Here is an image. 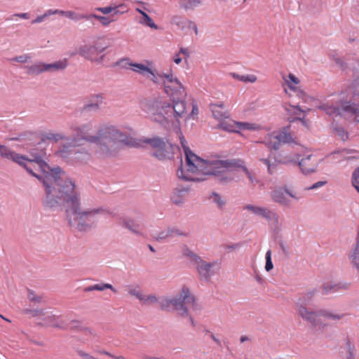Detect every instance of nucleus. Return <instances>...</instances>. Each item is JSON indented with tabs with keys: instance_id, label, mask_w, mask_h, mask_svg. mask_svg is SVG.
Instances as JSON below:
<instances>
[{
	"instance_id": "1",
	"label": "nucleus",
	"mask_w": 359,
	"mask_h": 359,
	"mask_svg": "<svg viewBox=\"0 0 359 359\" xmlns=\"http://www.w3.org/2000/svg\"><path fill=\"white\" fill-rule=\"evenodd\" d=\"M64 201L65 219L68 225L79 231L90 230L93 218L98 214L109 212L102 207L83 209L80 192L75 183L66 177L65 172L59 166H49L46 163V205L53 207Z\"/></svg>"
},
{
	"instance_id": "2",
	"label": "nucleus",
	"mask_w": 359,
	"mask_h": 359,
	"mask_svg": "<svg viewBox=\"0 0 359 359\" xmlns=\"http://www.w3.org/2000/svg\"><path fill=\"white\" fill-rule=\"evenodd\" d=\"M180 144L185 155V165L182 164L177 171V177L185 181L201 182L212 175L216 180L228 183L232 181L229 173L236 169H241L252 184L259 180L245 166V163L241 158L222 160L217 158L203 159L194 154L183 136L180 137Z\"/></svg>"
},
{
	"instance_id": "3",
	"label": "nucleus",
	"mask_w": 359,
	"mask_h": 359,
	"mask_svg": "<svg viewBox=\"0 0 359 359\" xmlns=\"http://www.w3.org/2000/svg\"><path fill=\"white\" fill-rule=\"evenodd\" d=\"M165 93L170 97V101L163 97H154L141 104L142 109L148 118L165 129L178 127L186 114L185 104L180 97L187 96L184 85L174 75H164Z\"/></svg>"
},
{
	"instance_id": "4",
	"label": "nucleus",
	"mask_w": 359,
	"mask_h": 359,
	"mask_svg": "<svg viewBox=\"0 0 359 359\" xmlns=\"http://www.w3.org/2000/svg\"><path fill=\"white\" fill-rule=\"evenodd\" d=\"M72 130L74 137L72 141L64 145L59 151L60 155L63 157H68L72 147L81 144V140L95 144L97 151L102 154H111L125 145L134 147L141 146L140 143H137L116 126L112 125L101 128L97 135H90V131L93 130V125L90 123L74 127Z\"/></svg>"
},
{
	"instance_id": "5",
	"label": "nucleus",
	"mask_w": 359,
	"mask_h": 359,
	"mask_svg": "<svg viewBox=\"0 0 359 359\" xmlns=\"http://www.w3.org/2000/svg\"><path fill=\"white\" fill-rule=\"evenodd\" d=\"M194 302L195 297L191 294L189 288L183 285L175 297L160 298L159 305L162 310L175 311L179 316L187 318L191 325H194V320L189 314L187 305L194 304Z\"/></svg>"
},
{
	"instance_id": "6",
	"label": "nucleus",
	"mask_w": 359,
	"mask_h": 359,
	"mask_svg": "<svg viewBox=\"0 0 359 359\" xmlns=\"http://www.w3.org/2000/svg\"><path fill=\"white\" fill-rule=\"evenodd\" d=\"M32 156H34V158L32 160H28L25 156L15 152L7 146L0 144V156L2 158L11 160L18 165L23 166L29 173L36 177L45 187V176L43 175H39L36 174L33 172L32 169L27 165V162L31 163L34 161L39 163L42 168L43 163H45L43 156L38 154H32Z\"/></svg>"
},
{
	"instance_id": "7",
	"label": "nucleus",
	"mask_w": 359,
	"mask_h": 359,
	"mask_svg": "<svg viewBox=\"0 0 359 359\" xmlns=\"http://www.w3.org/2000/svg\"><path fill=\"white\" fill-rule=\"evenodd\" d=\"M76 126H81V125H74L70 128L71 131V139L68 140V142L61 144L59 149L55 151V154L63 158V159H71L72 161L79 163V164H86L88 163L92 159V154L88 149L87 147L85 146L84 142H87L86 140H81V144L74 146L72 149L70 150L71 153L68 157H63L60 155L59 151L63 148L64 145L67 144L69 142L72 141L74 137L73 128Z\"/></svg>"
},
{
	"instance_id": "8",
	"label": "nucleus",
	"mask_w": 359,
	"mask_h": 359,
	"mask_svg": "<svg viewBox=\"0 0 359 359\" xmlns=\"http://www.w3.org/2000/svg\"><path fill=\"white\" fill-rule=\"evenodd\" d=\"M140 142L149 144L154 149L153 155L160 160L170 159L173 156V145L163 138L159 137L144 138Z\"/></svg>"
},
{
	"instance_id": "9",
	"label": "nucleus",
	"mask_w": 359,
	"mask_h": 359,
	"mask_svg": "<svg viewBox=\"0 0 359 359\" xmlns=\"http://www.w3.org/2000/svg\"><path fill=\"white\" fill-rule=\"evenodd\" d=\"M283 80L287 88H285V92L292 96V94L289 93L290 90L295 96L299 97L304 103H310L313 100V98L308 95L306 92L302 89L300 86L299 79L295 76L293 74H289L288 75H283Z\"/></svg>"
},
{
	"instance_id": "10",
	"label": "nucleus",
	"mask_w": 359,
	"mask_h": 359,
	"mask_svg": "<svg viewBox=\"0 0 359 359\" xmlns=\"http://www.w3.org/2000/svg\"><path fill=\"white\" fill-rule=\"evenodd\" d=\"M106 48L107 46H104L100 43L96 42L92 45L81 46L78 48L77 52L71 53L69 55L74 56L76 54H79L88 60L96 63H101L104 59V55L100 57H97V55L104 51Z\"/></svg>"
},
{
	"instance_id": "11",
	"label": "nucleus",
	"mask_w": 359,
	"mask_h": 359,
	"mask_svg": "<svg viewBox=\"0 0 359 359\" xmlns=\"http://www.w3.org/2000/svg\"><path fill=\"white\" fill-rule=\"evenodd\" d=\"M287 196L296 201L301 199V196L297 193L287 189L286 187L275 189L271 192V200L285 207H288L291 204V201L287 198Z\"/></svg>"
},
{
	"instance_id": "12",
	"label": "nucleus",
	"mask_w": 359,
	"mask_h": 359,
	"mask_svg": "<svg viewBox=\"0 0 359 359\" xmlns=\"http://www.w3.org/2000/svg\"><path fill=\"white\" fill-rule=\"evenodd\" d=\"M132 70L134 72H136L142 76L146 77L156 84L162 83L163 85V82L165 80V78L163 76L164 75H173V74L171 72L168 74H158L155 70L142 63H134Z\"/></svg>"
},
{
	"instance_id": "13",
	"label": "nucleus",
	"mask_w": 359,
	"mask_h": 359,
	"mask_svg": "<svg viewBox=\"0 0 359 359\" xmlns=\"http://www.w3.org/2000/svg\"><path fill=\"white\" fill-rule=\"evenodd\" d=\"M194 265L200 279L208 281L215 274V268L217 266V263L215 261L208 262L200 257Z\"/></svg>"
},
{
	"instance_id": "14",
	"label": "nucleus",
	"mask_w": 359,
	"mask_h": 359,
	"mask_svg": "<svg viewBox=\"0 0 359 359\" xmlns=\"http://www.w3.org/2000/svg\"><path fill=\"white\" fill-rule=\"evenodd\" d=\"M243 210H248L256 216L262 217L269 222H272L276 225L279 222L278 215L269 208L252 204H247L243 207Z\"/></svg>"
},
{
	"instance_id": "15",
	"label": "nucleus",
	"mask_w": 359,
	"mask_h": 359,
	"mask_svg": "<svg viewBox=\"0 0 359 359\" xmlns=\"http://www.w3.org/2000/svg\"><path fill=\"white\" fill-rule=\"evenodd\" d=\"M298 315L311 326L315 327H323L325 325L319 318V310L311 311L303 305H300L297 308Z\"/></svg>"
},
{
	"instance_id": "16",
	"label": "nucleus",
	"mask_w": 359,
	"mask_h": 359,
	"mask_svg": "<svg viewBox=\"0 0 359 359\" xmlns=\"http://www.w3.org/2000/svg\"><path fill=\"white\" fill-rule=\"evenodd\" d=\"M341 95L342 93L334 95L332 100H327L326 102L318 106V109L330 115L334 114H341L344 113L342 111V103H344V102L341 101Z\"/></svg>"
},
{
	"instance_id": "17",
	"label": "nucleus",
	"mask_w": 359,
	"mask_h": 359,
	"mask_svg": "<svg viewBox=\"0 0 359 359\" xmlns=\"http://www.w3.org/2000/svg\"><path fill=\"white\" fill-rule=\"evenodd\" d=\"M118 224L137 236H144L143 224L140 220L128 217H120Z\"/></svg>"
},
{
	"instance_id": "18",
	"label": "nucleus",
	"mask_w": 359,
	"mask_h": 359,
	"mask_svg": "<svg viewBox=\"0 0 359 359\" xmlns=\"http://www.w3.org/2000/svg\"><path fill=\"white\" fill-rule=\"evenodd\" d=\"M320 162V159L309 154L299 161L298 165L302 172L305 175H308L316 172Z\"/></svg>"
},
{
	"instance_id": "19",
	"label": "nucleus",
	"mask_w": 359,
	"mask_h": 359,
	"mask_svg": "<svg viewBox=\"0 0 359 359\" xmlns=\"http://www.w3.org/2000/svg\"><path fill=\"white\" fill-rule=\"evenodd\" d=\"M52 325H53L55 326H57L58 328L62 329V330H67V329L78 330H79L83 332V333L86 335L87 334L92 335V336L95 335L94 332L90 328L82 327L81 323L79 321L75 320H60L59 323H53Z\"/></svg>"
},
{
	"instance_id": "20",
	"label": "nucleus",
	"mask_w": 359,
	"mask_h": 359,
	"mask_svg": "<svg viewBox=\"0 0 359 359\" xmlns=\"http://www.w3.org/2000/svg\"><path fill=\"white\" fill-rule=\"evenodd\" d=\"M189 192V188L179 186L173 189L170 199L172 202L177 205H182L187 195Z\"/></svg>"
},
{
	"instance_id": "21",
	"label": "nucleus",
	"mask_w": 359,
	"mask_h": 359,
	"mask_svg": "<svg viewBox=\"0 0 359 359\" xmlns=\"http://www.w3.org/2000/svg\"><path fill=\"white\" fill-rule=\"evenodd\" d=\"M210 109L211 110L212 116L219 121L229 118V113L225 109L223 102H220L218 103L211 104L210 105Z\"/></svg>"
},
{
	"instance_id": "22",
	"label": "nucleus",
	"mask_w": 359,
	"mask_h": 359,
	"mask_svg": "<svg viewBox=\"0 0 359 359\" xmlns=\"http://www.w3.org/2000/svg\"><path fill=\"white\" fill-rule=\"evenodd\" d=\"M350 283L346 282L326 283L323 285L324 294L335 293L348 290Z\"/></svg>"
},
{
	"instance_id": "23",
	"label": "nucleus",
	"mask_w": 359,
	"mask_h": 359,
	"mask_svg": "<svg viewBox=\"0 0 359 359\" xmlns=\"http://www.w3.org/2000/svg\"><path fill=\"white\" fill-rule=\"evenodd\" d=\"M104 97L102 94L92 95L88 103L84 106V108L90 111H98L104 104Z\"/></svg>"
},
{
	"instance_id": "24",
	"label": "nucleus",
	"mask_w": 359,
	"mask_h": 359,
	"mask_svg": "<svg viewBox=\"0 0 359 359\" xmlns=\"http://www.w3.org/2000/svg\"><path fill=\"white\" fill-rule=\"evenodd\" d=\"M353 80L352 83L348 87V90L353 94L354 97L359 99V63L352 69Z\"/></svg>"
},
{
	"instance_id": "25",
	"label": "nucleus",
	"mask_w": 359,
	"mask_h": 359,
	"mask_svg": "<svg viewBox=\"0 0 359 359\" xmlns=\"http://www.w3.org/2000/svg\"><path fill=\"white\" fill-rule=\"evenodd\" d=\"M342 111L353 117L355 121L359 123V105L346 101L342 103Z\"/></svg>"
},
{
	"instance_id": "26",
	"label": "nucleus",
	"mask_w": 359,
	"mask_h": 359,
	"mask_svg": "<svg viewBox=\"0 0 359 359\" xmlns=\"http://www.w3.org/2000/svg\"><path fill=\"white\" fill-rule=\"evenodd\" d=\"M189 21L190 20L179 14L172 15L170 19V24L176 26L181 31H187Z\"/></svg>"
},
{
	"instance_id": "27",
	"label": "nucleus",
	"mask_w": 359,
	"mask_h": 359,
	"mask_svg": "<svg viewBox=\"0 0 359 359\" xmlns=\"http://www.w3.org/2000/svg\"><path fill=\"white\" fill-rule=\"evenodd\" d=\"M71 139V135L67 137L62 133H59L54 130H49L46 132V147L49 142H57L59 141H64L62 144L68 142V140Z\"/></svg>"
},
{
	"instance_id": "28",
	"label": "nucleus",
	"mask_w": 359,
	"mask_h": 359,
	"mask_svg": "<svg viewBox=\"0 0 359 359\" xmlns=\"http://www.w3.org/2000/svg\"><path fill=\"white\" fill-rule=\"evenodd\" d=\"M185 97H180V101L183 102L185 104V110L186 114L184 117H182V120H184L185 122H187L189 120H196L198 118V115L199 113V109L196 103H192L191 104V111L190 113L188 112V104L185 101Z\"/></svg>"
},
{
	"instance_id": "29",
	"label": "nucleus",
	"mask_w": 359,
	"mask_h": 359,
	"mask_svg": "<svg viewBox=\"0 0 359 359\" xmlns=\"http://www.w3.org/2000/svg\"><path fill=\"white\" fill-rule=\"evenodd\" d=\"M344 316L342 313H339L334 310L330 309H320L319 310V318H323L327 320H331L333 321L340 320Z\"/></svg>"
},
{
	"instance_id": "30",
	"label": "nucleus",
	"mask_w": 359,
	"mask_h": 359,
	"mask_svg": "<svg viewBox=\"0 0 359 359\" xmlns=\"http://www.w3.org/2000/svg\"><path fill=\"white\" fill-rule=\"evenodd\" d=\"M264 144L271 149L277 150L280 148V143L276 131L267 134L264 139Z\"/></svg>"
},
{
	"instance_id": "31",
	"label": "nucleus",
	"mask_w": 359,
	"mask_h": 359,
	"mask_svg": "<svg viewBox=\"0 0 359 359\" xmlns=\"http://www.w3.org/2000/svg\"><path fill=\"white\" fill-rule=\"evenodd\" d=\"M285 109L288 114H293L297 116V118L299 120L304 126H306V121L304 119V111L299 105H290L289 107H285Z\"/></svg>"
},
{
	"instance_id": "32",
	"label": "nucleus",
	"mask_w": 359,
	"mask_h": 359,
	"mask_svg": "<svg viewBox=\"0 0 359 359\" xmlns=\"http://www.w3.org/2000/svg\"><path fill=\"white\" fill-rule=\"evenodd\" d=\"M60 15L65 16L74 22H78L82 20H89L88 15L79 13L74 11H63V12H60Z\"/></svg>"
},
{
	"instance_id": "33",
	"label": "nucleus",
	"mask_w": 359,
	"mask_h": 359,
	"mask_svg": "<svg viewBox=\"0 0 359 359\" xmlns=\"http://www.w3.org/2000/svg\"><path fill=\"white\" fill-rule=\"evenodd\" d=\"M67 67L66 59L60 60L53 63L46 64V72H55L62 71Z\"/></svg>"
},
{
	"instance_id": "34",
	"label": "nucleus",
	"mask_w": 359,
	"mask_h": 359,
	"mask_svg": "<svg viewBox=\"0 0 359 359\" xmlns=\"http://www.w3.org/2000/svg\"><path fill=\"white\" fill-rule=\"evenodd\" d=\"M137 12L140 13L142 16V19L140 20L139 22L141 25H145L151 29H158V26L154 22L152 19L142 9L137 8L135 9Z\"/></svg>"
},
{
	"instance_id": "35",
	"label": "nucleus",
	"mask_w": 359,
	"mask_h": 359,
	"mask_svg": "<svg viewBox=\"0 0 359 359\" xmlns=\"http://www.w3.org/2000/svg\"><path fill=\"white\" fill-rule=\"evenodd\" d=\"M202 5V0H180V6L185 11H193Z\"/></svg>"
},
{
	"instance_id": "36",
	"label": "nucleus",
	"mask_w": 359,
	"mask_h": 359,
	"mask_svg": "<svg viewBox=\"0 0 359 359\" xmlns=\"http://www.w3.org/2000/svg\"><path fill=\"white\" fill-rule=\"evenodd\" d=\"M29 75H38L45 71V63L37 62L25 67Z\"/></svg>"
},
{
	"instance_id": "37",
	"label": "nucleus",
	"mask_w": 359,
	"mask_h": 359,
	"mask_svg": "<svg viewBox=\"0 0 359 359\" xmlns=\"http://www.w3.org/2000/svg\"><path fill=\"white\" fill-rule=\"evenodd\" d=\"M280 145L281 143H290L293 142L292 136L289 133L288 128H285L281 131H276Z\"/></svg>"
},
{
	"instance_id": "38",
	"label": "nucleus",
	"mask_w": 359,
	"mask_h": 359,
	"mask_svg": "<svg viewBox=\"0 0 359 359\" xmlns=\"http://www.w3.org/2000/svg\"><path fill=\"white\" fill-rule=\"evenodd\" d=\"M237 126L238 133H239L240 130L256 131L261 128L259 125L250 122H238Z\"/></svg>"
},
{
	"instance_id": "39",
	"label": "nucleus",
	"mask_w": 359,
	"mask_h": 359,
	"mask_svg": "<svg viewBox=\"0 0 359 359\" xmlns=\"http://www.w3.org/2000/svg\"><path fill=\"white\" fill-rule=\"evenodd\" d=\"M237 121H222L219 125L218 126L219 128H222L224 130L231 132V133H238V128H237Z\"/></svg>"
},
{
	"instance_id": "40",
	"label": "nucleus",
	"mask_w": 359,
	"mask_h": 359,
	"mask_svg": "<svg viewBox=\"0 0 359 359\" xmlns=\"http://www.w3.org/2000/svg\"><path fill=\"white\" fill-rule=\"evenodd\" d=\"M182 255L184 257L189 258L190 261L195 264V263L201 257L195 253L192 250H191L187 245H184L182 249Z\"/></svg>"
},
{
	"instance_id": "41",
	"label": "nucleus",
	"mask_w": 359,
	"mask_h": 359,
	"mask_svg": "<svg viewBox=\"0 0 359 359\" xmlns=\"http://www.w3.org/2000/svg\"><path fill=\"white\" fill-rule=\"evenodd\" d=\"M60 320H64L60 315L53 313V311H46V325L58 328L57 326H55L52 324L59 323Z\"/></svg>"
},
{
	"instance_id": "42",
	"label": "nucleus",
	"mask_w": 359,
	"mask_h": 359,
	"mask_svg": "<svg viewBox=\"0 0 359 359\" xmlns=\"http://www.w3.org/2000/svg\"><path fill=\"white\" fill-rule=\"evenodd\" d=\"M257 154L259 156V161L266 166L268 172L269 174L273 173L276 170V164L275 163H271L268 158H264L261 154V150H257Z\"/></svg>"
},
{
	"instance_id": "43",
	"label": "nucleus",
	"mask_w": 359,
	"mask_h": 359,
	"mask_svg": "<svg viewBox=\"0 0 359 359\" xmlns=\"http://www.w3.org/2000/svg\"><path fill=\"white\" fill-rule=\"evenodd\" d=\"M170 238H172L171 227H168V228L159 231L154 236V238L158 241H166Z\"/></svg>"
},
{
	"instance_id": "44",
	"label": "nucleus",
	"mask_w": 359,
	"mask_h": 359,
	"mask_svg": "<svg viewBox=\"0 0 359 359\" xmlns=\"http://www.w3.org/2000/svg\"><path fill=\"white\" fill-rule=\"evenodd\" d=\"M89 20L92 18L97 20L102 26L107 27L109 26L111 22H113L115 20L111 19L109 17L103 16V15H98L94 13H91L88 15Z\"/></svg>"
},
{
	"instance_id": "45",
	"label": "nucleus",
	"mask_w": 359,
	"mask_h": 359,
	"mask_svg": "<svg viewBox=\"0 0 359 359\" xmlns=\"http://www.w3.org/2000/svg\"><path fill=\"white\" fill-rule=\"evenodd\" d=\"M126 290L130 296L136 297L138 300H140L143 292L140 290L139 285H127Z\"/></svg>"
},
{
	"instance_id": "46",
	"label": "nucleus",
	"mask_w": 359,
	"mask_h": 359,
	"mask_svg": "<svg viewBox=\"0 0 359 359\" xmlns=\"http://www.w3.org/2000/svg\"><path fill=\"white\" fill-rule=\"evenodd\" d=\"M160 299L154 294L145 295L144 293L140 299V302L144 305H152L156 303L159 304Z\"/></svg>"
},
{
	"instance_id": "47",
	"label": "nucleus",
	"mask_w": 359,
	"mask_h": 359,
	"mask_svg": "<svg viewBox=\"0 0 359 359\" xmlns=\"http://www.w3.org/2000/svg\"><path fill=\"white\" fill-rule=\"evenodd\" d=\"M133 65L134 62H130V60L127 57L118 60L115 64L116 66L122 69H130L131 70Z\"/></svg>"
},
{
	"instance_id": "48",
	"label": "nucleus",
	"mask_w": 359,
	"mask_h": 359,
	"mask_svg": "<svg viewBox=\"0 0 359 359\" xmlns=\"http://www.w3.org/2000/svg\"><path fill=\"white\" fill-rule=\"evenodd\" d=\"M210 198L219 208H222L226 204L225 200L217 193H212Z\"/></svg>"
},
{
	"instance_id": "49",
	"label": "nucleus",
	"mask_w": 359,
	"mask_h": 359,
	"mask_svg": "<svg viewBox=\"0 0 359 359\" xmlns=\"http://www.w3.org/2000/svg\"><path fill=\"white\" fill-rule=\"evenodd\" d=\"M351 184L359 193V167L354 170L351 175Z\"/></svg>"
},
{
	"instance_id": "50",
	"label": "nucleus",
	"mask_w": 359,
	"mask_h": 359,
	"mask_svg": "<svg viewBox=\"0 0 359 359\" xmlns=\"http://www.w3.org/2000/svg\"><path fill=\"white\" fill-rule=\"evenodd\" d=\"M94 288L97 291H104V290L109 289L113 292L117 293V290L109 283H100L94 285Z\"/></svg>"
},
{
	"instance_id": "51",
	"label": "nucleus",
	"mask_w": 359,
	"mask_h": 359,
	"mask_svg": "<svg viewBox=\"0 0 359 359\" xmlns=\"http://www.w3.org/2000/svg\"><path fill=\"white\" fill-rule=\"evenodd\" d=\"M23 313L29 315L30 317L35 318L43 315V310L26 308L23 310Z\"/></svg>"
},
{
	"instance_id": "52",
	"label": "nucleus",
	"mask_w": 359,
	"mask_h": 359,
	"mask_svg": "<svg viewBox=\"0 0 359 359\" xmlns=\"http://www.w3.org/2000/svg\"><path fill=\"white\" fill-rule=\"evenodd\" d=\"M31 59H32V57L29 54H24V55L14 57L10 59V60L11 62H17L19 63H27V62H29L31 60Z\"/></svg>"
},
{
	"instance_id": "53",
	"label": "nucleus",
	"mask_w": 359,
	"mask_h": 359,
	"mask_svg": "<svg viewBox=\"0 0 359 359\" xmlns=\"http://www.w3.org/2000/svg\"><path fill=\"white\" fill-rule=\"evenodd\" d=\"M316 292L317 290L316 289L309 291L304 294V296L302 297V299H300L299 301L301 302L302 304H306L312 299V297L316 294Z\"/></svg>"
},
{
	"instance_id": "54",
	"label": "nucleus",
	"mask_w": 359,
	"mask_h": 359,
	"mask_svg": "<svg viewBox=\"0 0 359 359\" xmlns=\"http://www.w3.org/2000/svg\"><path fill=\"white\" fill-rule=\"evenodd\" d=\"M265 259H266L265 269L266 271H270L273 268V263L271 261V250H267V252H266Z\"/></svg>"
},
{
	"instance_id": "55",
	"label": "nucleus",
	"mask_w": 359,
	"mask_h": 359,
	"mask_svg": "<svg viewBox=\"0 0 359 359\" xmlns=\"http://www.w3.org/2000/svg\"><path fill=\"white\" fill-rule=\"evenodd\" d=\"M114 11H112V16L116 15H121L127 12V8L125 4H121L119 5L114 6Z\"/></svg>"
},
{
	"instance_id": "56",
	"label": "nucleus",
	"mask_w": 359,
	"mask_h": 359,
	"mask_svg": "<svg viewBox=\"0 0 359 359\" xmlns=\"http://www.w3.org/2000/svg\"><path fill=\"white\" fill-rule=\"evenodd\" d=\"M257 80V78L254 74H243L242 75L241 81L246 83H255Z\"/></svg>"
},
{
	"instance_id": "57",
	"label": "nucleus",
	"mask_w": 359,
	"mask_h": 359,
	"mask_svg": "<svg viewBox=\"0 0 359 359\" xmlns=\"http://www.w3.org/2000/svg\"><path fill=\"white\" fill-rule=\"evenodd\" d=\"M28 298H29V301H31L32 302H39L42 299V297L38 296L32 290H28Z\"/></svg>"
},
{
	"instance_id": "58",
	"label": "nucleus",
	"mask_w": 359,
	"mask_h": 359,
	"mask_svg": "<svg viewBox=\"0 0 359 359\" xmlns=\"http://www.w3.org/2000/svg\"><path fill=\"white\" fill-rule=\"evenodd\" d=\"M114 5H110V6H105V7H97L95 8V10L97 11H100V13H102L104 15H107V14L112 13V11H114Z\"/></svg>"
},
{
	"instance_id": "59",
	"label": "nucleus",
	"mask_w": 359,
	"mask_h": 359,
	"mask_svg": "<svg viewBox=\"0 0 359 359\" xmlns=\"http://www.w3.org/2000/svg\"><path fill=\"white\" fill-rule=\"evenodd\" d=\"M171 228H172V238L175 236H184V237L189 236V233H187V232L182 231L176 227H171Z\"/></svg>"
},
{
	"instance_id": "60",
	"label": "nucleus",
	"mask_w": 359,
	"mask_h": 359,
	"mask_svg": "<svg viewBox=\"0 0 359 359\" xmlns=\"http://www.w3.org/2000/svg\"><path fill=\"white\" fill-rule=\"evenodd\" d=\"M346 348L347 350V355H350L351 354L354 353V345L351 343V340L348 338H346Z\"/></svg>"
},
{
	"instance_id": "61",
	"label": "nucleus",
	"mask_w": 359,
	"mask_h": 359,
	"mask_svg": "<svg viewBox=\"0 0 359 359\" xmlns=\"http://www.w3.org/2000/svg\"><path fill=\"white\" fill-rule=\"evenodd\" d=\"M187 30H191L193 31L196 35H198L199 31L197 27V25L192 20H190Z\"/></svg>"
},
{
	"instance_id": "62",
	"label": "nucleus",
	"mask_w": 359,
	"mask_h": 359,
	"mask_svg": "<svg viewBox=\"0 0 359 359\" xmlns=\"http://www.w3.org/2000/svg\"><path fill=\"white\" fill-rule=\"evenodd\" d=\"M337 135L341 137L342 140H346L348 139V133L345 132V130L342 128H339L336 129Z\"/></svg>"
},
{
	"instance_id": "63",
	"label": "nucleus",
	"mask_w": 359,
	"mask_h": 359,
	"mask_svg": "<svg viewBox=\"0 0 359 359\" xmlns=\"http://www.w3.org/2000/svg\"><path fill=\"white\" fill-rule=\"evenodd\" d=\"M327 182L325 181H319L318 182L314 183L312 186L306 188V190H313L316 189L320 187H323Z\"/></svg>"
},
{
	"instance_id": "64",
	"label": "nucleus",
	"mask_w": 359,
	"mask_h": 359,
	"mask_svg": "<svg viewBox=\"0 0 359 359\" xmlns=\"http://www.w3.org/2000/svg\"><path fill=\"white\" fill-rule=\"evenodd\" d=\"M76 353L83 359H96L94 357H93L91 355H90L89 353H86L85 351H83L82 350H77Z\"/></svg>"
}]
</instances>
